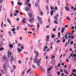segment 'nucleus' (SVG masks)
Wrapping results in <instances>:
<instances>
[{"mask_svg":"<svg viewBox=\"0 0 76 76\" xmlns=\"http://www.w3.org/2000/svg\"><path fill=\"white\" fill-rule=\"evenodd\" d=\"M74 11H76V7H75L74 9Z\"/></svg>","mask_w":76,"mask_h":76,"instance_id":"obj_64","label":"nucleus"},{"mask_svg":"<svg viewBox=\"0 0 76 76\" xmlns=\"http://www.w3.org/2000/svg\"><path fill=\"white\" fill-rule=\"evenodd\" d=\"M34 53L36 54V56H35L36 58H37V56L39 55V52L35 50L34 52Z\"/></svg>","mask_w":76,"mask_h":76,"instance_id":"obj_1","label":"nucleus"},{"mask_svg":"<svg viewBox=\"0 0 76 76\" xmlns=\"http://www.w3.org/2000/svg\"><path fill=\"white\" fill-rule=\"evenodd\" d=\"M13 67H14L13 68V69L14 70H15V69H16V66H13Z\"/></svg>","mask_w":76,"mask_h":76,"instance_id":"obj_50","label":"nucleus"},{"mask_svg":"<svg viewBox=\"0 0 76 76\" xmlns=\"http://www.w3.org/2000/svg\"><path fill=\"white\" fill-rule=\"evenodd\" d=\"M46 10H47V11H48L49 10V9H48V6H46Z\"/></svg>","mask_w":76,"mask_h":76,"instance_id":"obj_23","label":"nucleus"},{"mask_svg":"<svg viewBox=\"0 0 76 76\" xmlns=\"http://www.w3.org/2000/svg\"><path fill=\"white\" fill-rule=\"evenodd\" d=\"M4 50V48H0V50Z\"/></svg>","mask_w":76,"mask_h":76,"instance_id":"obj_40","label":"nucleus"},{"mask_svg":"<svg viewBox=\"0 0 76 76\" xmlns=\"http://www.w3.org/2000/svg\"><path fill=\"white\" fill-rule=\"evenodd\" d=\"M65 9L66 10V11H69V10H70V9H69V8L68 7H65Z\"/></svg>","mask_w":76,"mask_h":76,"instance_id":"obj_6","label":"nucleus"},{"mask_svg":"<svg viewBox=\"0 0 76 76\" xmlns=\"http://www.w3.org/2000/svg\"><path fill=\"white\" fill-rule=\"evenodd\" d=\"M18 63L20 64V63H21V61L19 60Z\"/></svg>","mask_w":76,"mask_h":76,"instance_id":"obj_55","label":"nucleus"},{"mask_svg":"<svg viewBox=\"0 0 76 76\" xmlns=\"http://www.w3.org/2000/svg\"><path fill=\"white\" fill-rule=\"evenodd\" d=\"M19 5V6H21V5H22V3H20V2L18 1L17 3Z\"/></svg>","mask_w":76,"mask_h":76,"instance_id":"obj_10","label":"nucleus"},{"mask_svg":"<svg viewBox=\"0 0 76 76\" xmlns=\"http://www.w3.org/2000/svg\"><path fill=\"white\" fill-rule=\"evenodd\" d=\"M40 68L41 70H42V71L43 72H45V70L44 69V68H43L42 67H40Z\"/></svg>","mask_w":76,"mask_h":76,"instance_id":"obj_12","label":"nucleus"},{"mask_svg":"<svg viewBox=\"0 0 76 76\" xmlns=\"http://www.w3.org/2000/svg\"><path fill=\"white\" fill-rule=\"evenodd\" d=\"M22 45V44H20V43H19V44L18 45V47H20V45Z\"/></svg>","mask_w":76,"mask_h":76,"instance_id":"obj_57","label":"nucleus"},{"mask_svg":"<svg viewBox=\"0 0 76 76\" xmlns=\"http://www.w3.org/2000/svg\"><path fill=\"white\" fill-rule=\"evenodd\" d=\"M72 72H75V73H76V69H72Z\"/></svg>","mask_w":76,"mask_h":76,"instance_id":"obj_14","label":"nucleus"},{"mask_svg":"<svg viewBox=\"0 0 76 76\" xmlns=\"http://www.w3.org/2000/svg\"><path fill=\"white\" fill-rule=\"evenodd\" d=\"M7 20L8 23H10V22H11L10 21V20H9V19L7 18Z\"/></svg>","mask_w":76,"mask_h":76,"instance_id":"obj_21","label":"nucleus"},{"mask_svg":"<svg viewBox=\"0 0 76 76\" xmlns=\"http://www.w3.org/2000/svg\"><path fill=\"white\" fill-rule=\"evenodd\" d=\"M65 30V28H64L63 27H62V30L61 31V33H63L64 32V31Z\"/></svg>","mask_w":76,"mask_h":76,"instance_id":"obj_5","label":"nucleus"},{"mask_svg":"<svg viewBox=\"0 0 76 76\" xmlns=\"http://www.w3.org/2000/svg\"><path fill=\"white\" fill-rule=\"evenodd\" d=\"M55 10H58V9H57V7H55Z\"/></svg>","mask_w":76,"mask_h":76,"instance_id":"obj_37","label":"nucleus"},{"mask_svg":"<svg viewBox=\"0 0 76 76\" xmlns=\"http://www.w3.org/2000/svg\"><path fill=\"white\" fill-rule=\"evenodd\" d=\"M54 22L55 23H56V24H57L58 23L56 21L54 20Z\"/></svg>","mask_w":76,"mask_h":76,"instance_id":"obj_44","label":"nucleus"},{"mask_svg":"<svg viewBox=\"0 0 76 76\" xmlns=\"http://www.w3.org/2000/svg\"><path fill=\"white\" fill-rule=\"evenodd\" d=\"M71 38L72 39H74V36H72Z\"/></svg>","mask_w":76,"mask_h":76,"instance_id":"obj_59","label":"nucleus"},{"mask_svg":"<svg viewBox=\"0 0 76 76\" xmlns=\"http://www.w3.org/2000/svg\"><path fill=\"white\" fill-rule=\"evenodd\" d=\"M28 16L29 18H32V13H29L28 14Z\"/></svg>","mask_w":76,"mask_h":76,"instance_id":"obj_8","label":"nucleus"},{"mask_svg":"<svg viewBox=\"0 0 76 76\" xmlns=\"http://www.w3.org/2000/svg\"><path fill=\"white\" fill-rule=\"evenodd\" d=\"M73 56H74V57L76 58V54H74L73 55Z\"/></svg>","mask_w":76,"mask_h":76,"instance_id":"obj_62","label":"nucleus"},{"mask_svg":"<svg viewBox=\"0 0 76 76\" xmlns=\"http://www.w3.org/2000/svg\"><path fill=\"white\" fill-rule=\"evenodd\" d=\"M64 72L65 73H66V74H67V75H69V72H67L66 70H64Z\"/></svg>","mask_w":76,"mask_h":76,"instance_id":"obj_15","label":"nucleus"},{"mask_svg":"<svg viewBox=\"0 0 76 76\" xmlns=\"http://www.w3.org/2000/svg\"><path fill=\"white\" fill-rule=\"evenodd\" d=\"M9 47L10 48H12V47H13V45L12 44H9Z\"/></svg>","mask_w":76,"mask_h":76,"instance_id":"obj_13","label":"nucleus"},{"mask_svg":"<svg viewBox=\"0 0 76 76\" xmlns=\"http://www.w3.org/2000/svg\"><path fill=\"white\" fill-rule=\"evenodd\" d=\"M39 23H40V24H42V20H41L39 21Z\"/></svg>","mask_w":76,"mask_h":76,"instance_id":"obj_19","label":"nucleus"},{"mask_svg":"<svg viewBox=\"0 0 76 76\" xmlns=\"http://www.w3.org/2000/svg\"><path fill=\"white\" fill-rule=\"evenodd\" d=\"M37 28H38L39 27V23H37Z\"/></svg>","mask_w":76,"mask_h":76,"instance_id":"obj_26","label":"nucleus"},{"mask_svg":"<svg viewBox=\"0 0 76 76\" xmlns=\"http://www.w3.org/2000/svg\"><path fill=\"white\" fill-rule=\"evenodd\" d=\"M12 15H13V14H12V13L11 12L10 16L11 17V18H12Z\"/></svg>","mask_w":76,"mask_h":76,"instance_id":"obj_54","label":"nucleus"},{"mask_svg":"<svg viewBox=\"0 0 76 76\" xmlns=\"http://www.w3.org/2000/svg\"><path fill=\"white\" fill-rule=\"evenodd\" d=\"M63 70L62 69H61L60 70V72H61V73L63 72Z\"/></svg>","mask_w":76,"mask_h":76,"instance_id":"obj_60","label":"nucleus"},{"mask_svg":"<svg viewBox=\"0 0 76 76\" xmlns=\"http://www.w3.org/2000/svg\"><path fill=\"white\" fill-rule=\"evenodd\" d=\"M54 8L53 7H50V9L51 10H54Z\"/></svg>","mask_w":76,"mask_h":76,"instance_id":"obj_41","label":"nucleus"},{"mask_svg":"<svg viewBox=\"0 0 76 76\" xmlns=\"http://www.w3.org/2000/svg\"><path fill=\"white\" fill-rule=\"evenodd\" d=\"M67 19L68 20H70V18H69V17H67Z\"/></svg>","mask_w":76,"mask_h":76,"instance_id":"obj_36","label":"nucleus"},{"mask_svg":"<svg viewBox=\"0 0 76 76\" xmlns=\"http://www.w3.org/2000/svg\"><path fill=\"white\" fill-rule=\"evenodd\" d=\"M21 49H23V48H24V47H23V45L21 46Z\"/></svg>","mask_w":76,"mask_h":76,"instance_id":"obj_45","label":"nucleus"},{"mask_svg":"<svg viewBox=\"0 0 76 76\" xmlns=\"http://www.w3.org/2000/svg\"><path fill=\"white\" fill-rule=\"evenodd\" d=\"M8 57H10L12 56V52L10 51H8Z\"/></svg>","mask_w":76,"mask_h":76,"instance_id":"obj_2","label":"nucleus"},{"mask_svg":"<svg viewBox=\"0 0 76 76\" xmlns=\"http://www.w3.org/2000/svg\"><path fill=\"white\" fill-rule=\"evenodd\" d=\"M55 69H56V70H58V67H57V66H55Z\"/></svg>","mask_w":76,"mask_h":76,"instance_id":"obj_32","label":"nucleus"},{"mask_svg":"<svg viewBox=\"0 0 76 76\" xmlns=\"http://www.w3.org/2000/svg\"><path fill=\"white\" fill-rule=\"evenodd\" d=\"M20 28V27H19V26H17V28H16L17 30H19V29Z\"/></svg>","mask_w":76,"mask_h":76,"instance_id":"obj_30","label":"nucleus"},{"mask_svg":"<svg viewBox=\"0 0 76 76\" xmlns=\"http://www.w3.org/2000/svg\"><path fill=\"white\" fill-rule=\"evenodd\" d=\"M74 32H75V30H73L72 31V32L71 33V34H73V33H74Z\"/></svg>","mask_w":76,"mask_h":76,"instance_id":"obj_56","label":"nucleus"},{"mask_svg":"<svg viewBox=\"0 0 76 76\" xmlns=\"http://www.w3.org/2000/svg\"><path fill=\"white\" fill-rule=\"evenodd\" d=\"M31 66L32 67H33V68H34V69H35V65H32Z\"/></svg>","mask_w":76,"mask_h":76,"instance_id":"obj_24","label":"nucleus"},{"mask_svg":"<svg viewBox=\"0 0 76 76\" xmlns=\"http://www.w3.org/2000/svg\"><path fill=\"white\" fill-rule=\"evenodd\" d=\"M53 58H56V57H54V55L52 56V57H51V59H53Z\"/></svg>","mask_w":76,"mask_h":76,"instance_id":"obj_51","label":"nucleus"},{"mask_svg":"<svg viewBox=\"0 0 76 76\" xmlns=\"http://www.w3.org/2000/svg\"><path fill=\"white\" fill-rule=\"evenodd\" d=\"M38 19L39 21L41 20V18H39V17H38Z\"/></svg>","mask_w":76,"mask_h":76,"instance_id":"obj_49","label":"nucleus"},{"mask_svg":"<svg viewBox=\"0 0 76 76\" xmlns=\"http://www.w3.org/2000/svg\"><path fill=\"white\" fill-rule=\"evenodd\" d=\"M53 12H54V10H52L51 11L50 13V15L52 16L53 15Z\"/></svg>","mask_w":76,"mask_h":76,"instance_id":"obj_20","label":"nucleus"},{"mask_svg":"<svg viewBox=\"0 0 76 76\" xmlns=\"http://www.w3.org/2000/svg\"><path fill=\"white\" fill-rule=\"evenodd\" d=\"M66 41V39H63L62 41V42H64Z\"/></svg>","mask_w":76,"mask_h":76,"instance_id":"obj_52","label":"nucleus"},{"mask_svg":"<svg viewBox=\"0 0 76 76\" xmlns=\"http://www.w3.org/2000/svg\"><path fill=\"white\" fill-rule=\"evenodd\" d=\"M40 61H39L37 62H36V64H37V65L38 64H41V63H40Z\"/></svg>","mask_w":76,"mask_h":76,"instance_id":"obj_16","label":"nucleus"},{"mask_svg":"<svg viewBox=\"0 0 76 76\" xmlns=\"http://www.w3.org/2000/svg\"><path fill=\"white\" fill-rule=\"evenodd\" d=\"M35 5L36 7H38V3H37V2H36Z\"/></svg>","mask_w":76,"mask_h":76,"instance_id":"obj_25","label":"nucleus"},{"mask_svg":"<svg viewBox=\"0 0 76 76\" xmlns=\"http://www.w3.org/2000/svg\"><path fill=\"white\" fill-rule=\"evenodd\" d=\"M12 5L13 6H14V4H13V1H11Z\"/></svg>","mask_w":76,"mask_h":76,"instance_id":"obj_48","label":"nucleus"},{"mask_svg":"<svg viewBox=\"0 0 76 76\" xmlns=\"http://www.w3.org/2000/svg\"><path fill=\"white\" fill-rule=\"evenodd\" d=\"M70 44H73V42L71 41L70 42Z\"/></svg>","mask_w":76,"mask_h":76,"instance_id":"obj_58","label":"nucleus"},{"mask_svg":"<svg viewBox=\"0 0 76 76\" xmlns=\"http://www.w3.org/2000/svg\"><path fill=\"white\" fill-rule=\"evenodd\" d=\"M26 12H29L30 10L29 8V7H26Z\"/></svg>","mask_w":76,"mask_h":76,"instance_id":"obj_9","label":"nucleus"},{"mask_svg":"<svg viewBox=\"0 0 76 76\" xmlns=\"http://www.w3.org/2000/svg\"><path fill=\"white\" fill-rule=\"evenodd\" d=\"M38 58V57L37 56V58H35L34 59V61H36L37 60V58Z\"/></svg>","mask_w":76,"mask_h":76,"instance_id":"obj_43","label":"nucleus"},{"mask_svg":"<svg viewBox=\"0 0 76 76\" xmlns=\"http://www.w3.org/2000/svg\"><path fill=\"white\" fill-rule=\"evenodd\" d=\"M15 13H19V10H16L15 11Z\"/></svg>","mask_w":76,"mask_h":76,"instance_id":"obj_39","label":"nucleus"},{"mask_svg":"<svg viewBox=\"0 0 76 76\" xmlns=\"http://www.w3.org/2000/svg\"><path fill=\"white\" fill-rule=\"evenodd\" d=\"M22 51V49H21L20 48H19L18 49V50H17V51L18 52V53H20Z\"/></svg>","mask_w":76,"mask_h":76,"instance_id":"obj_7","label":"nucleus"},{"mask_svg":"<svg viewBox=\"0 0 76 76\" xmlns=\"http://www.w3.org/2000/svg\"><path fill=\"white\" fill-rule=\"evenodd\" d=\"M25 4L26 5H28V2L27 1H26L25 2Z\"/></svg>","mask_w":76,"mask_h":76,"instance_id":"obj_46","label":"nucleus"},{"mask_svg":"<svg viewBox=\"0 0 76 76\" xmlns=\"http://www.w3.org/2000/svg\"><path fill=\"white\" fill-rule=\"evenodd\" d=\"M52 67H51L50 68L48 69V71H50V70H51V69H52Z\"/></svg>","mask_w":76,"mask_h":76,"instance_id":"obj_33","label":"nucleus"},{"mask_svg":"<svg viewBox=\"0 0 76 76\" xmlns=\"http://www.w3.org/2000/svg\"><path fill=\"white\" fill-rule=\"evenodd\" d=\"M58 37H60V33L58 32Z\"/></svg>","mask_w":76,"mask_h":76,"instance_id":"obj_42","label":"nucleus"},{"mask_svg":"<svg viewBox=\"0 0 76 76\" xmlns=\"http://www.w3.org/2000/svg\"><path fill=\"white\" fill-rule=\"evenodd\" d=\"M73 60L74 61H76V58L74 57Z\"/></svg>","mask_w":76,"mask_h":76,"instance_id":"obj_28","label":"nucleus"},{"mask_svg":"<svg viewBox=\"0 0 76 76\" xmlns=\"http://www.w3.org/2000/svg\"><path fill=\"white\" fill-rule=\"evenodd\" d=\"M71 29H75V27L73 26H72L71 27Z\"/></svg>","mask_w":76,"mask_h":76,"instance_id":"obj_53","label":"nucleus"},{"mask_svg":"<svg viewBox=\"0 0 76 76\" xmlns=\"http://www.w3.org/2000/svg\"><path fill=\"white\" fill-rule=\"evenodd\" d=\"M4 0H0V3L1 4V3H3Z\"/></svg>","mask_w":76,"mask_h":76,"instance_id":"obj_34","label":"nucleus"},{"mask_svg":"<svg viewBox=\"0 0 76 76\" xmlns=\"http://www.w3.org/2000/svg\"><path fill=\"white\" fill-rule=\"evenodd\" d=\"M31 71V69H29L28 70V71H27V73H28V72H30V71Z\"/></svg>","mask_w":76,"mask_h":76,"instance_id":"obj_29","label":"nucleus"},{"mask_svg":"<svg viewBox=\"0 0 76 76\" xmlns=\"http://www.w3.org/2000/svg\"><path fill=\"white\" fill-rule=\"evenodd\" d=\"M31 20L32 21H34V20H35V19H34V17L32 18Z\"/></svg>","mask_w":76,"mask_h":76,"instance_id":"obj_27","label":"nucleus"},{"mask_svg":"<svg viewBox=\"0 0 76 76\" xmlns=\"http://www.w3.org/2000/svg\"><path fill=\"white\" fill-rule=\"evenodd\" d=\"M26 20V19L25 18H24L22 20L23 23H25V21Z\"/></svg>","mask_w":76,"mask_h":76,"instance_id":"obj_11","label":"nucleus"},{"mask_svg":"<svg viewBox=\"0 0 76 76\" xmlns=\"http://www.w3.org/2000/svg\"><path fill=\"white\" fill-rule=\"evenodd\" d=\"M57 75H60V72L59 71H58L57 72Z\"/></svg>","mask_w":76,"mask_h":76,"instance_id":"obj_38","label":"nucleus"},{"mask_svg":"<svg viewBox=\"0 0 76 76\" xmlns=\"http://www.w3.org/2000/svg\"><path fill=\"white\" fill-rule=\"evenodd\" d=\"M15 28H13L12 30V32H14V31H15Z\"/></svg>","mask_w":76,"mask_h":76,"instance_id":"obj_22","label":"nucleus"},{"mask_svg":"<svg viewBox=\"0 0 76 76\" xmlns=\"http://www.w3.org/2000/svg\"><path fill=\"white\" fill-rule=\"evenodd\" d=\"M67 35H68V33H67L65 35V38H66V39H67Z\"/></svg>","mask_w":76,"mask_h":76,"instance_id":"obj_18","label":"nucleus"},{"mask_svg":"<svg viewBox=\"0 0 76 76\" xmlns=\"http://www.w3.org/2000/svg\"><path fill=\"white\" fill-rule=\"evenodd\" d=\"M6 67V63H5L3 65V68L4 70H5Z\"/></svg>","mask_w":76,"mask_h":76,"instance_id":"obj_4","label":"nucleus"},{"mask_svg":"<svg viewBox=\"0 0 76 76\" xmlns=\"http://www.w3.org/2000/svg\"><path fill=\"white\" fill-rule=\"evenodd\" d=\"M56 36L55 35H52L51 36L52 38H54V37H55Z\"/></svg>","mask_w":76,"mask_h":76,"instance_id":"obj_35","label":"nucleus"},{"mask_svg":"<svg viewBox=\"0 0 76 76\" xmlns=\"http://www.w3.org/2000/svg\"><path fill=\"white\" fill-rule=\"evenodd\" d=\"M54 19L56 20H57L58 19V17L56 16H55L54 17Z\"/></svg>","mask_w":76,"mask_h":76,"instance_id":"obj_17","label":"nucleus"},{"mask_svg":"<svg viewBox=\"0 0 76 76\" xmlns=\"http://www.w3.org/2000/svg\"><path fill=\"white\" fill-rule=\"evenodd\" d=\"M46 38L47 39H49L50 38L49 37V36H48L46 37Z\"/></svg>","mask_w":76,"mask_h":76,"instance_id":"obj_47","label":"nucleus"},{"mask_svg":"<svg viewBox=\"0 0 76 76\" xmlns=\"http://www.w3.org/2000/svg\"><path fill=\"white\" fill-rule=\"evenodd\" d=\"M30 61H31L32 60V57H31L30 58Z\"/></svg>","mask_w":76,"mask_h":76,"instance_id":"obj_63","label":"nucleus"},{"mask_svg":"<svg viewBox=\"0 0 76 76\" xmlns=\"http://www.w3.org/2000/svg\"><path fill=\"white\" fill-rule=\"evenodd\" d=\"M6 56L4 55V56L3 57V59H6Z\"/></svg>","mask_w":76,"mask_h":76,"instance_id":"obj_31","label":"nucleus"},{"mask_svg":"<svg viewBox=\"0 0 76 76\" xmlns=\"http://www.w3.org/2000/svg\"><path fill=\"white\" fill-rule=\"evenodd\" d=\"M13 60H14V58H13V56H12L10 58V61L11 62H13Z\"/></svg>","mask_w":76,"mask_h":76,"instance_id":"obj_3","label":"nucleus"},{"mask_svg":"<svg viewBox=\"0 0 76 76\" xmlns=\"http://www.w3.org/2000/svg\"><path fill=\"white\" fill-rule=\"evenodd\" d=\"M48 22H50V18L48 19Z\"/></svg>","mask_w":76,"mask_h":76,"instance_id":"obj_61","label":"nucleus"}]
</instances>
